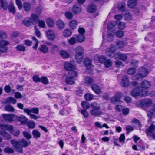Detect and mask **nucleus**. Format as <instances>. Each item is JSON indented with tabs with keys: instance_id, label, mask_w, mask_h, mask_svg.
<instances>
[{
	"instance_id": "nucleus-49",
	"label": "nucleus",
	"mask_w": 155,
	"mask_h": 155,
	"mask_svg": "<svg viewBox=\"0 0 155 155\" xmlns=\"http://www.w3.org/2000/svg\"><path fill=\"white\" fill-rule=\"evenodd\" d=\"M77 73L76 71L72 70L70 71L68 73V76L74 79L77 76Z\"/></svg>"
},
{
	"instance_id": "nucleus-56",
	"label": "nucleus",
	"mask_w": 155,
	"mask_h": 155,
	"mask_svg": "<svg viewBox=\"0 0 155 155\" xmlns=\"http://www.w3.org/2000/svg\"><path fill=\"white\" fill-rule=\"evenodd\" d=\"M23 134L24 137L28 140L30 139L32 137L31 134L25 131L23 132Z\"/></svg>"
},
{
	"instance_id": "nucleus-47",
	"label": "nucleus",
	"mask_w": 155,
	"mask_h": 155,
	"mask_svg": "<svg viewBox=\"0 0 155 155\" xmlns=\"http://www.w3.org/2000/svg\"><path fill=\"white\" fill-rule=\"evenodd\" d=\"M118 9L120 11H124L125 8V5L124 3L120 2L118 4Z\"/></svg>"
},
{
	"instance_id": "nucleus-36",
	"label": "nucleus",
	"mask_w": 155,
	"mask_h": 155,
	"mask_svg": "<svg viewBox=\"0 0 155 155\" xmlns=\"http://www.w3.org/2000/svg\"><path fill=\"white\" fill-rule=\"evenodd\" d=\"M4 110L6 111L11 112H13L15 111L13 107L10 105L5 106L4 107Z\"/></svg>"
},
{
	"instance_id": "nucleus-23",
	"label": "nucleus",
	"mask_w": 155,
	"mask_h": 155,
	"mask_svg": "<svg viewBox=\"0 0 155 155\" xmlns=\"http://www.w3.org/2000/svg\"><path fill=\"white\" fill-rule=\"evenodd\" d=\"M91 87L92 90L97 94H99L101 92L99 87L96 84H92Z\"/></svg>"
},
{
	"instance_id": "nucleus-20",
	"label": "nucleus",
	"mask_w": 155,
	"mask_h": 155,
	"mask_svg": "<svg viewBox=\"0 0 155 155\" xmlns=\"http://www.w3.org/2000/svg\"><path fill=\"white\" fill-rule=\"evenodd\" d=\"M12 114H4L2 115V117L4 120L7 122H12Z\"/></svg>"
},
{
	"instance_id": "nucleus-31",
	"label": "nucleus",
	"mask_w": 155,
	"mask_h": 155,
	"mask_svg": "<svg viewBox=\"0 0 155 155\" xmlns=\"http://www.w3.org/2000/svg\"><path fill=\"white\" fill-rule=\"evenodd\" d=\"M76 37L77 42L80 43L83 42L85 39L84 36L83 34H79Z\"/></svg>"
},
{
	"instance_id": "nucleus-4",
	"label": "nucleus",
	"mask_w": 155,
	"mask_h": 155,
	"mask_svg": "<svg viewBox=\"0 0 155 155\" xmlns=\"http://www.w3.org/2000/svg\"><path fill=\"white\" fill-rule=\"evenodd\" d=\"M10 142L11 144L13 145L14 148L16 149V151L20 153H23L22 148L20 146L18 141L13 139L11 140Z\"/></svg>"
},
{
	"instance_id": "nucleus-57",
	"label": "nucleus",
	"mask_w": 155,
	"mask_h": 155,
	"mask_svg": "<svg viewBox=\"0 0 155 155\" xmlns=\"http://www.w3.org/2000/svg\"><path fill=\"white\" fill-rule=\"evenodd\" d=\"M28 127L30 129L34 128L35 126V123L34 121H29L27 123Z\"/></svg>"
},
{
	"instance_id": "nucleus-48",
	"label": "nucleus",
	"mask_w": 155,
	"mask_h": 155,
	"mask_svg": "<svg viewBox=\"0 0 155 155\" xmlns=\"http://www.w3.org/2000/svg\"><path fill=\"white\" fill-rule=\"evenodd\" d=\"M81 105L84 109H87L90 107L89 103L86 101H83L81 102Z\"/></svg>"
},
{
	"instance_id": "nucleus-41",
	"label": "nucleus",
	"mask_w": 155,
	"mask_h": 155,
	"mask_svg": "<svg viewBox=\"0 0 155 155\" xmlns=\"http://www.w3.org/2000/svg\"><path fill=\"white\" fill-rule=\"evenodd\" d=\"M60 55L64 58H69V54L64 51H62L60 52Z\"/></svg>"
},
{
	"instance_id": "nucleus-32",
	"label": "nucleus",
	"mask_w": 155,
	"mask_h": 155,
	"mask_svg": "<svg viewBox=\"0 0 155 155\" xmlns=\"http://www.w3.org/2000/svg\"><path fill=\"white\" fill-rule=\"evenodd\" d=\"M28 121V119L24 115H21L19 117V121L21 123L25 124L27 123Z\"/></svg>"
},
{
	"instance_id": "nucleus-15",
	"label": "nucleus",
	"mask_w": 155,
	"mask_h": 155,
	"mask_svg": "<svg viewBox=\"0 0 155 155\" xmlns=\"http://www.w3.org/2000/svg\"><path fill=\"white\" fill-rule=\"evenodd\" d=\"M96 7L95 5L93 3H91L88 6L87 11L90 13L94 12L96 10Z\"/></svg>"
},
{
	"instance_id": "nucleus-19",
	"label": "nucleus",
	"mask_w": 155,
	"mask_h": 155,
	"mask_svg": "<svg viewBox=\"0 0 155 155\" xmlns=\"http://www.w3.org/2000/svg\"><path fill=\"white\" fill-rule=\"evenodd\" d=\"M142 88H148L151 86L150 82L146 80L143 81L141 83Z\"/></svg>"
},
{
	"instance_id": "nucleus-39",
	"label": "nucleus",
	"mask_w": 155,
	"mask_h": 155,
	"mask_svg": "<svg viewBox=\"0 0 155 155\" xmlns=\"http://www.w3.org/2000/svg\"><path fill=\"white\" fill-rule=\"evenodd\" d=\"M91 107L93 109L100 110V106L99 104L96 102H93L90 105Z\"/></svg>"
},
{
	"instance_id": "nucleus-28",
	"label": "nucleus",
	"mask_w": 155,
	"mask_h": 155,
	"mask_svg": "<svg viewBox=\"0 0 155 155\" xmlns=\"http://www.w3.org/2000/svg\"><path fill=\"white\" fill-rule=\"evenodd\" d=\"M77 22L74 20L71 21L69 24V26L73 29H75L77 27Z\"/></svg>"
},
{
	"instance_id": "nucleus-5",
	"label": "nucleus",
	"mask_w": 155,
	"mask_h": 155,
	"mask_svg": "<svg viewBox=\"0 0 155 155\" xmlns=\"http://www.w3.org/2000/svg\"><path fill=\"white\" fill-rule=\"evenodd\" d=\"M147 115L149 118L148 121H151L152 117L155 118V104L153 105V108L147 112Z\"/></svg>"
},
{
	"instance_id": "nucleus-16",
	"label": "nucleus",
	"mask_w": 155,
	"mask_h": 155,
	"mask_svg": "<svg viewBox=\"0 0 155 155\" xmlns=\"http://www.w3.org/2000/svg\"><path fill=\"white\" fill-rule=\"evenodd\" d=\"M24 24L28 27L32 25L33 23L32 19L30 18H27L23 21Z\"/></svg>"
},
{
	"instance_id": "nucleus-35",
	"label": "nucleus",
	"mask_w": 155,
	"mask_h": 155,
	"mask_svg": "<svg viewBox=\"0 0 155 155\" xmlns=\"http://www.w3.org/2000/svg\"><path fill=\"white\" fill-rule=\"evenodd\" d=\"M23 8L26 11H29L31 9V6L30 3L25 2L23 4Z\"/></svg>"
},
{
	"instance_id": "nucleus-38",
	"label": "nucleus",
	"mask_w": 155,
	"mask_h": 155,
	"mask_svg": "<svg viewBox=\"0 0 155 155\" xmlns=\"http://www.w3.org/2000/svg\"><path fill=\"white\" fill-rule=\"evenodd\" d=\"M140 87V96H146L149 95V93L147 90L143 89Z\"/></svg>"
},
{
	"instance_id": "nucleus-30",
	"label": "nucleus",
	"mask_w": 155,
	"mask_h": 155,
	"mask_svg": "<svg viewBox=\"0 0 155 155\" xmlns=\"http://www.w3.org/2000/svg\"><path fill=\"white\" fill-rule=\"evenodd\" d=\"M65 82L67 84L71 85L74 83V79L71 77L68 76L66 78Z\"/></svg>"
},
{
	"instance_id": "nucleus-52",
	"label": "nucleus",
	"mask_w": 155,
	"mask_h": 155,
	"mask_svg": "<svg viewBox=\"0 0 155 155\" xmlns=\"http://www.w3.org/2000/svg\"><path fill=\"white\" fill-rule=\"evenodd\" d=\"M126 24L124 22H120L118 24V28L120 30H123L126 27Z\"/></svg>"
},
{
	"instance_id": "nucleus-13",
	"label": "nucleus",
	"mask_w": 155,
	"mask_h": 155,
	"mask_svg": "<svg viewBox=\"0 0 155 155\" xmlns=\"http://www.w3.org/2000/svg\"><path fill=\"white\" fill-rule=\"evenodd\" d=\"M64 66L66 70L69 71L73 70L75 68V66L74 65L68 62L64 63Z\"/></svg>"
},
{
	"instance_id": "nucleus-63",
	"label": "nucleus",
	"mask_w": 155,
	"mask_h": 155,
	"mask_svg": "<svg viewBox=\"0 0 155 155\" xmlns=\"http://www.w3.org/2000/svg\"><path fill=\"white\" fill-rule=\"evenodd\" d=\"M16 3L18 8L21 10L22 8V3L20 0H15Z\"/></svg>"
},
{
	"instance_id": "nucleus-33",
	"label": "nucleus",
	"mask_w": 155,
	"mask_h": 155,
	"mask_svg": "<svg viewBox=\"0 0 155 155\" xmlns=\"http://www.w3.org/2000/svg\"><path fill=\"white\" fill-rule=\"evenodd\" d=\"M17 101L13 97H9L7 98L5 101V103H12L15 104L16 102Z\"/></svg>"
},
{
	"instance_id": "nucleus-1",
	"label": "nucleus",
	"mask_w": 155,
	"mask_h": 155,
	"mask_svg": "<svg viewBox=\"0 0 155 155\" xmlns=\"http://www.w3.org/2000/svg\"><path fill=\"white\" fill-rule=\"evenodd\" d=\"M75 51L76 53L75 59L78 62L80 63L83 60L82 55L84 53V50L82 47L78 46L76 47Z\"/></svg>"
},
{
	"instance_id": "nucleus-46",
	"label": "nucleus",
	"mask_w": 155,
	"mask_h": 155,
	"mask_svg": "<svg viewBox=\"0 0 155 155\" xmlns=\"http://www.w3.org/2000/svg\"><path fill=\"white\" fill-rule=\"evenodd\" d=\"M47 23L49 27H52L54 25V22L53 20L50 18H48L46 20Z\"/></svg>"
},
{
	"instance_id": "nucleus-27",
	"label": "nucleus",
	"mask_w": 155,
	"mask_h": 155,
	"mask_svg": "<svg viewBox=\"0 0 155 155\" xmlns=\"http://www.w3.org/2000/svg\"><path fill=\"white\" fill-rule=\"evenodd\" d=\"M99 110L92 109L90 111L91 114L93 116H100L101 114V111Z\"/></svg>"
},
{
	"instance_id": "nucleus-61",
	"label": "nucleus",
	"mask_w": 155,
	"mask_h": 155,
	"mask_svg": "<svg viewBox=\"0 0 155 155\" xmlns=\"http://www.w3.org/2000/svg\"><path fill=\"white\" fill-rule=\"evenodd\" d=\"M16 48L17 50L21 51H24L25 50V47L22 45H18L16 47Z\"/></svg>"
},
{
	"instance_id": "nucleus-7",
	"label": "nucleus",
	"mask_w": 155,
	"mask_h": 155,
	"mask_svg": "<svg viewBox=\"0 0 155 155\" xmlns=\"http://www.w3.org/2000/svg\"><path fill=\"white\" fill-rule=\"evenodd\" d=\"M131 95L134 97L140 96V87L134 88L132 91Z\"/></svg>"
},
{
	"instance_id": "nucleus-60",
	"label": "nucleus",
	"mask_w": 155,
	"mask_h": 155,
	"mask_svg": "<svg viewBox=\"0 0 155 155\" xmlns=\"http://www.w3.org/2000/svg\"><path fill=\"white\" fill-rule=\"evenodd\" d=\"M131 64L132 66L137 67L138 65V61L134 59H133L131 61Z\"/></svg>"
},
{
	"instance_id": "nucleus-2",
	"label": "nucleus",
	"mask_w": 155,
	"mask_h": 155,
	"mask_svg": "<svg viewBox=\"0 0 155 155\" xmlns=\"http://www.w3.org/2000/svg\"><path fill=\"white\" fill-rule=\"evenodd\" d=\"M111 25V24H108L107 26V28L109 29L107 38V39L108 41H112L113 36L115 34V30L114 28L110 27V26Z\"/></svg>"
},
{
	"instance_id": "nucleus-22",
	"label": "nucleus",
	"mask_w": 155,
	"mask_h": 155,
	"mask_svg": "<svg viewBox=\"0 0 155 155\" xmlns=\"http://www.w3.org/2000/svg\"><path fill=\"white\" fill-rule=\"evenodd\" d=\"M81 10V8L80 6H78L76 5H74L72 8V11L74 13L77 14L80 13Z\"/></svg>"
},
{
	"instance_id": "nucleus-43",
	"label": "nucleus",
	"mask_w": 155,
	"mask_h": 155,
	"mask_svg": "<svg viewBox=\"0 0 155 155\" xmlns=\"http://www.w3.org/2000/svg\"><path fill=\"white\" fill-rule=\"evenodd\" d=\"M77 40L76 36L70 38L68 40L69 43L71 45H73L76 43Z\"/></svg>"
},
{
	"instance_id": "nucleus-51",
	"label": "nucleus",
	"mask_w": 155,
	"mask_h": 155,
	"mask_svg": "<svg viewBox=\"0 0 155 155\" xmlns=\"http://www.w3.org/2000/svg\"><path fill=\"white\" fill-rule=\"evenodd\" d=\"M84 98L87 101H90L93 99V96L90 93H87L85 95Z\"/></svg>"
},
{
	"instance_id": "nucleus-8",
	"label": "nucleus",
	"mask_w": 155,
	"mask_h": 155,
	"mask_svg": "<svg viewBox=\"0 0 155 155\" xmlns=\"http://www.w3.org/2000/svg\"><path fill=\"white\" fill-rule=\"evenodd\" d=\"M121 84L124 87H128L129 84V81L128 78L127 76H124L121 80Z\"/></svg>"
},
{
	"instance_id": "nucleus-6",
	"label": "nucleus",
	"mask_w": 155,
	"mask_h": 155,
	"mask_svg": "<svg viewBox=\"0 0 155 155\" xmlns=\"http://www.w3.org/2000/svg\"><path fill=\"white\" fill-rule=\"evenodd\" d=\"M122 95L121 93L117 92V93L115 96L112 97L111 98V102L114 104L116 102H120V99L121 98Z\"/></svg>"
},
{
	"instance_id": "nucleus-64",
	"label": "nucleus",
	"mask_w": 155,
	"mask_h": 155,
	"mask_svg": "<svg viewBox=\"0 0 155 155\" xmlns=\"http://www.w3.org/2000/svg\"><path fill=\"white\" fill-rule=\"evenodd\" d=\"M135 72V69L134 68H130L127 71L128 74L130 75L134 74Z\"/></svg>"
},
{
	"instance_id": "nucleus-9",
	"label": "nucleus",
	"mask_w": 155,
	"mask_h": 155,
	"mask_svg": "<svg viewBox=\"0 0 155 155\" xmlns=\"http://www.w3.org/2000/svg\"><path fill=\"white\" fill-rule=\"evenodd\" d=\"M139 103L147 107H149L152 104V101L151 99H145L141 101H140Z\"/></svg>"
},
{
	"instance_id": "nucleus-50",
	"label": "nucleus",
	"mask_w": 155,
	"mask_h": 155,
	"mask_svg": "<svg viewBox=\"0 0 155 155\" xmlns=\"http://www.w3.org/2000/svg\"><path fill=\"white\" fill-rule=\"evenodd\" d=\"M64 14L66 18L68 19H71L73 18V14L71 12L69 11H66L65 12Z\"/></svg>"
},
{
	"instance_id": "nucleus-14",
	"label": "nucleus",
	"mask_w": 155,
	"mask_h": 155,
	"mask_svg": "<svg viewBox=\"0 0 155 155\" xmlns=\"http://www.w3.org/2000/svg\"><path fill=\"white\" fill-rule=\"evenodd\" d=\"M115 57L117 58L120 60L123 61H125L127 58V56L125 54L117 53L115 55Z\"/></svg>"
},
{
	"instance_id": "nucleus-24",
	"label": "nucleus",
	"mask_w": 155,
	"mask_h": 155,
	"mask_svg": "<svg viewBox=\"0 0 155 155\" xmlns=\"http://www.w3.org/2000/svg\"><path fill=\"white\" fill-rule=\"evenodd\" d=\"M84 64L87 69L91 68V61L88 58H86L84 60Z\"/></svg>"
},
{
	"instance_id": "nucleus-11",
	"label": "nucleus",
	"mask_w": 155,
	"mask_h": 155,
	"mask_svg": "<svg viewBox=\"0 0 155 155\" xmlns=\"http://www.w3.org/2000/svg\"><path fill=\"white\" fill-rule=\"evenodd\" d=\"M46 33L48 38L51 40H53L55 37V34L54 32L51 30H48Z\"/></svg>"
},
{
	"instance_id": "nucleus-40",
	"label": "nucleus",
	"mask_w": 155,
	"mask_h": 155,
	"mask_svg": "<svg viewBox=\"0 0 155 155\" xmlns=\"http://www.w3.org/2000/svg\"><path fill=\"white\" fill-rule=\"evenodd\" d=\"M72 34V32L69 29H66L63 32V36L64 37H69Z\"/></svg>"
},
{
	"instance_id": "nucleus-37",
	"label": "nucleus",
	"mask_w": 155,
	"mask_h": 155,
	"mask_svg": "<svg viewBox=\"0 0 155 155\" xmlns=\"http://www.w3.org/2000/svg\"><path fill=\"white\" fill-rule=\"evenodd\" d=\"M33 137L35 138H39L41 136V133L37 130H34L32 132Z\"/></svg>"
},
{
	"instance_id": "nucleus-53",
	"label": "nucleus",
	"mask_w": 155,
	"mask_h": 155,
	"mask_svg": "<svg viewBox=\"0 0 155 155\" xmlns=\"http://www.w3.org/2000/svg\"><path fill=\"white\" fill-rule=\"evenodd\" d=\"M40 82L45 84H47L49 83L48 79L45 77H41V78Z\"/></svg>"
},
{
	"instance_id": "nucleus-42",
	"label": "nucleus",
	"mask_w": 155,
	"mask_h": 155,
	"mask_svg": "<svg viewBox=\"0 0 155 155\" xmlns=\"http://www.w3.org/2000/svg\"><path fill=\"white\" fill-rule=\"evenodd\" d=\"M104 64L105 67L109 68L112 65L111 61L109 59H106L104 62Z\"/></svg>"
},
{
	"instance_id": "nucleus-26",
	"label": "nucleus",
	"mask_w": 155,
	"mask_h": 155,
	"mask_svg": "<svg viewBox=\"0 0 155 155\" xmlns=\"http://www.w3.org/2000/svg\"><path fill=\"white\" fill-rule=\"evenodd\" d=\"M95 60L98 61L101 63L104 62L106 60V57L104 55H96L95 57Z\"/></svg>"
},
{
	"instance_id": "nucleus-59",
	"label": "nucleus",
	"mask_w": 155,
	"mask_h": 155,
	"mask_svg": "<svg viewBox=\"0 0 155 155\" xmlns=\"http://www.w3.org/2000/svg\"><path fill=\"white\" fill-rule=\"evenodd\" d=\"M116 36L118 38H121L124 35V33L123 31L118 30L116 33Z\"/></svg>"
},
{
	"instance_id": "nucleus-54",
	"label": "nucleus",
	"mask_w": 155,
	"mask_h": 155,
	"mask_svg": "<svg viewBox=\"0 0 155 155\" xmlns=\"http://www.w3.org/2000/svg\"><path fill=\"white\" fill-rule=\"evenodd\" d=\"M4 151L6 153H12L14 152V150L9 147H7L4 149Z\"/></svg>"
},
{
	"instance_id": "nucleus-3",
	"label": "nucleus",
	"mask_w": 155,
	"mask_h": 155,
	"mask_svg": "<svg viewBox=\"0 0 155 155\" xmlns=\"http://www.w3.org/2000/svg\"><path fill=\"white\" fill-rule=\"evenodd\" d=\"M9 42L6 40H2L0 41V51L1 53H5L8 50L6 46L8 45Z\"/></svg>"
},
{
	"instance_id": "nucleus-45",
	"label": "nucleus",
	"mask_w": 155,
	"mask_h": 155,
	"mask_svg": "<svg viewBox=\"0 0 155 155\" xmlns=\"http://www.w3.org/2000/svg\"><path fill=\"white\" fill-rule=\"evenodd\" d=\"M58 47L55 45H52L50 48V51L52 54L54 53L56 51H58Z\"/></svg>"
},
{
	"instance_id": "nucleus-34",
	"label": "nucleus",
	"mask_w": 155,
	"mask_h": 155,
	"mask_svg": "<svg viewBox=\"0 0 155 155\" xmlns=\"http://www.w3.org/2000/svg\"><path fill=\"white\" fill-rule=\"evenodd\" d=\"M136 0H129L128 1L127 5L130 8H132L136 5Z\"/></svg>"
},
{
	"instance_id": "nucleus-55",
	"label": "nucleus",
	"mask_w": 155,
	"mask_h": 155,
	"mask_svg": "<svg viewBox=\"0 0 155 155\" xmlns=\"http://www.w3.org/2000/svg\"><path fill=\"white\" fill-rule=\"evenodd\" d=\"M32 39L35 41V45L33 46L34 49L36 50L37 48L39 42L38 39H37L35 37H32Z\"/></svg>"
},
{
	"instance_id": "nucleus-18",
	"label": "nucleus",
	"mask_w": 155,
	"mask_h": 155,
	"mask_svg": "<svg viewBox=\"0 0 155 155\" xmlns=\"http://www.w3.org/2000/svg\"><path fill=\"white\" fill-rule=\"evenodd\" d=\"M139 72L142 76V78L146 77L148 74L147 70L145 68H141L139 71Z\"/></svg>"
},
{
	"instance_id": "nucleus-25",
	"label": "nucleus",
	"mask_w": 155,
	"mask_h": 155,
	"mask_svg": "<svg viewBox=\"0 0 155 155\" xmlns=\"http://www.w3.org/2000/svg\"><path fill=\"white\" fill-rule=\"evenodd\" d=\"M115 49L114 48H110L107 50L106 53L107 55L111 57L112 55H114L113 54L115 52Z\"/></svg>"
},
{
	"instance_id": "nucleus-58",
	"label": "nucleus",
	"mask_w": 155,
	"mask_h": 155,
	"mask_svg": "<svg viewBox=\"0 0 155 155\" xmlns=\"http://www.w3.org/2000/svg\"><path fill=\"white\" fill-rule=\"evenodd\" d=\"M11 133L14 136L17 137L19 135L20 132L18 130H15L13 129Z\"/></svg>"
},
{
	"instance_id": "nucleus-29",
	"label": "nucleus",
	"mask_w": 155,
	"mask_h": 155,
	"mask_svg": "<svg viewBox=\"0 0 155 155\" xmlns=\"http://www.w3.org/2000/svg\"><path fill=\"white\" fill-rule=\"evenodd\" d=\"M94 82V80L89 77H86L84 79V83L87 85L88 86Z\"/></svg>"
},
{
	"instance_id": "nucleus-21",
	"label": "nucleus",
	"mask_w": 155,
	"mask_h": 155,
	"mask_svg": "<svg viewBox=\"0 0 155 155\" xmlns=\"http://www.w3.org/2000/svg\"><path fill=\"white\" fill-rule=\"evenodd\" d=\"M38 49L40 52L43 53H46L48 51V48L45 45H41L38 48Z\"/></svg>"
},
{
	"instance_id": "nucleus-17",
	"label": "nucleus",
	"mask_w": 155,
	"mask_h": 155,
	"mask_svg": "<svg viewBox=\"0 0 155 155\" xmlns=\"http://www.w3.org/2000/svg\"><path fill=\"white\" fill-rule=\"evenodd\" d=\"M0 134L6 140H8L11 138L10 135L5 131H1L0 132Z\"/></svg>"
},
{
	"instance_id": "nucleus-10",
	"label": "nucleus",
	"mask_w": 155,
	"mask_h": 155,
	"mask_svg": "<svg viewBox=\"0 0 155 155\" xmlns=\"http://www.w3.org/2000/svg\"><path fill=\"white\" fill-rule=\"evenodd\" d=\"M18 141V144L20 146L23 147H27L28 145L30 144L31 142L30 141H27L26 140L24 139H21L19 140Z\"/></svg>"
},
{
	"instance_id": "nucleus-44",
	"label": "nucleus",
	"mask_w": 155,
	"mask_h": 155,
	"mask_svg": "<svg viewBox=\"0 0 155 155\" xmlns=\"http://www.w3.org/2000/svg\"><path fill=\"white\" fill-rule=\"evenodd\" d=\"M57 25L58 27L60 29H62L64 27V23L61 20H59L57 21Z\"/></svg>"
},
{
	"instance_id": "nucleus-12",
	"label": "nucleus",
	"mask_w": 155,
	"mask_h": 155,
	"mask_svg": "<svg viewBox=\"0 0 155 155\" xmlns=\"http://www.w3.org/2000/svg\"><path fill=\"white\" fill-rule=\"evenodd\" d=\"M155 132V126L153 125L150 126L146 130V133L148 135L151 136L153 133Z\"/></svg>"
},
{
	"instance_id": "nucleus-62",
	"label": "nucleus",
	"mask_w": 155,
	"mask_h": 155,
	"mask_svg": "<svg viewBox=\"0 0 155 155\" xmlns=\"http://www.w3.org/2000/svg\"><path fill=\"white\" fill-rule=\"evenodd\" d=\"M12 122L13 121H19V117L12 114Z\"/></svg>"
}]
</instances>
